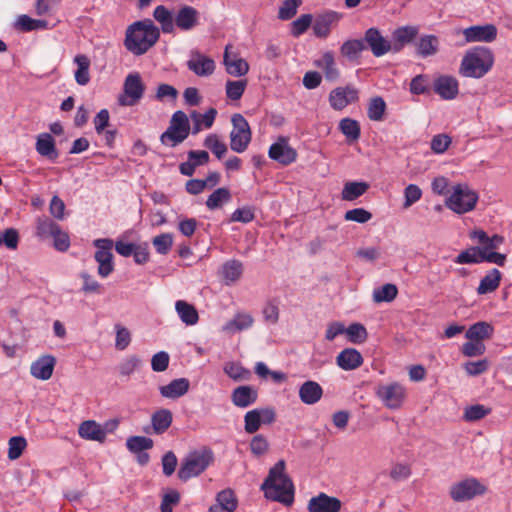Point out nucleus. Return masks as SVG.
Returning <instances> with one entry per match:
<instances>
[{"mask_svg":"<svg viewBox=\"0 0 512 512\" xmlns=\"http://www.w3.org/2000/svg\"><path fill=\"white\" fill-rule=\"evenodd\" d=\"M124 96L119 97V103L123 106H133L143 97L145 85L138 72L126 76L124 85Z\"/></svg>","mask_w":512,"mask_h":512,"instance_id":"obj_11","label":"nucleus"},{"mask_svg":"<svg viewBox=\"0 0 512 512\" xmlns=\"http://www.w3.org/2000/svg\"><path fill=\"white\" fill-rule=\"evenodd\" d=\"M285 467V461L279 460L270 468L260 488L266 499L291 506L294 502L295 488L292 479L285 473Z\"/></svg>","mask_w":512,"mask_h":512,"instance_id":"obj_1","label":"nucleus"},{"mask_svg":"<svg viewBox=\"0 0 512 512\" xmlns=\"http://www.w3.org/2000/svg\"><path fill=\"white\" fill-rule=\"evenodd\" d=\"M253 322L254 319L250 314L237 313L232 319L225 323L222 330L227 333L234 334L250 328Z\"/></svg>","mask_w":512,"mask_h":512,"instance_id":"obj_34","label":"nucleus"},{"mask_svg":"<svg viewBox=\"0 0 512 512\" xmlns=\"http://www.w3.org/2000/svg\"><path fill=\"white\" fill-rule=\"evenodd\" d=\"M502 273L497 269H491L481 280L477 288L479 295L494 292L500 285Z\"/></svg>","mask_w":512,"mask_h":512,"instance_id":"obj_36","label":"nucleus"},{"mask_svg":"<svg viewBox=\"0 0 512 512\" xmlns=\"http://www.w3.org/2000/svg\"><path fill=\"white\" fill-rule=\"evenodd\" d=\"M243 273V264L236 259L228 260L222 265L221 274L226 284L237 281Z\"/></svg>","mask_w":512,"mask_h":512,"instance_id":"obj_41","label":"nucleus"},{"mask_svg":"<svg viewBox=\"0 0 512 512\" xmlns=\"http://www.w3.org/2000/svg\"><path fill=\"white\" fill-rule=\"evenodd\" d=\"M485 491L486 487L476 478L471 477L451 485L449 494L455 502H464L483 495Z\"/></svg>","mask_w":512,"mask_h":512,"instance_id":"obj_9","label":"nucleus"},{"mask_svg":"<svg viewBox=\"0 0 512 512\" xmlns=\"http://www.w3.org/2000/svg\"><path fill=\"white\" fill-rule=\"evenodd\" d=\"M471 239H476L479 242L481 251L490 252L495 251L504 242V237L499 234L489 236L484 230H474L470 233Z\"/></svg>","mask_w":512,"mask_h":512,"instance_id":"obj_28","label":"nucleus"},{"mask_svg":"<svg viewBox=\"0 0 512 512\" xmlns=\"http://www.w3.org/2000/svg\"><path fill=\"white\" fill-rule=\"evenodd\" d=\"M213 453L210 449L194 451L187 455L182 461L178 470V478L181 481H187L192 477L200 475L212 462Z\"/></svg>","mask_w":512,"mask_h":512,"instance_id":"obj_5","label":"nucleus"},{"mask_svg":"<svg viewBox=\"0 0 512 512\" xmlns=\"http://www.w3.org/2000/svg\"><path fill=\"white\" fill-rule=\"evenodd\" d=\"M152 244L157 253L166 255L172 247L173 237L170 233H162L153 238Z\"/></svg>","mask_w":512,"mask_h":512,"instance_id":"obj_57","label":"nucleus"},{"mask_svg":"<svg viewBox=\"0 0 512 512\" xmlns=\"http://www.w3.org/2000/svg\"><path fill=\"white\" fill-rule=\"evenodd\" d=\"M258 392L251 386L242 385L236 387L231 394L232 403L239 408H246L257 401Z\"/></svg>","mask_w":512,"mask_h":512,"instance_id":"obj_23","label":"nucleus"},{"mask_svg":"<svg viewBox=\"0 0 512 512\" xmlns=\"http://www.w3.org/2000/svg\"><path fill=\"white\" fill-rule=\"evenodd\" d=\"M233 129L230 133V147L237 153L244 152L251 141V130L248 121L242 114L232 116Z\"/></svg>","mask_w":512,"mask_h":512,"instance_id":"obj_7","label":"nucleus"},{"mask_svg":"<svg viewBox=\"0 0 512 512\" xmlns=\"http://www.w3.org/2000/svg\"><path fill=\"white\" fill-rule=\"evenodd\" d=\"M93 245L97 248L94 258L98 265V274L102 278L108 277L114 271L113 263V241L109 238H99L93 241Z\"/></svg>","mask_w":512,"mask_h":512,"instance_id":"obj_8","label":"nucleus"},{"mask_svg":"<svg viewBox=\"0 0 512 512\" xmlns=\"http://www.w3.org/2000/svg\"><path fill=\"white\" fill-rule=\"evenodd\" d=\"M301 4V0H285L279 8L278 18L281 20H289L297 13V8Z\"/></svg>","mask_w":512,"mask_h":512,"instance_id":"obj_59","label":"nucleus"},{"mask_svg":"<svg viewBox=\"0 0 512 512\" xmlns=\"http://www.w3.org/2000/svg\"><path fill=\"white\" fill-rule=\"evenodd\" d=\"M247 86V80H238L232 81L228 80L226 82V95L230 100H239Z\"/></svg>","mask_w":512,"mask_h":512,"instance_id":"obj_55","label":"nucleus"},{"mask_svg":"<svg viewBox=\"0 0 512 512\" xmlns=\"http://www.w3.org/2000/svg\"><path fill=\"white\" fill-rule=\"evenodd\" d=\"M313 16L311 14H302L291 23V35L298 38L304 34L312 24Z\"/></svg>","mask_w":512,"mask_h":512,"instance_id":"obj_54","label":"nucleus"},{"mask_svg":"<svg viewBox=\"0 0 512 512\" xmlns=\"http://www.w3.org/2000/svg\"><path fill=\"white\" fill-rule=\"evenodd\" d=\"M386 110V103L380 96L373 97L368 105L367 115L372 121H382Z\"/></svg>","mask_w":512,"mask_h":512,"instance_id":"obj_49","label":"nucleus"},{"mask_svg":"<svg viewBox=\"0 0 512 512\" xmlns=\"http://www.w3.org/2000/svg\"><path fill=\"white\" fill-rule=\"evenodd\" d=\"M317 65L323 69L327 80L334 81L339 77V70L336 67L332 51L325 52Z\"/></svg>","mask_w":512,"mask_h":512,"instance_id":"obj_43","label":"nucleus"},{"mask_svg":"<svg viewBox=\"0 0 512 512\" xmlns=\"http://www.w3.org/2000/svg\"><path fill=\"white\" fill-rule=\"evenodd\" d=\"M175 310L181 321L188 326L195 325L199 320L196 308L185 300L176 301Z\"/></svg>","mask_w":512,"mask_h":512,"instance_id":"obj_37","label":"nucleus"},{"mask_svg":"<svg viewBox=\"0 0 512 512\" xmlns=\"http://www.w3.org/2000/svg\"><path fill=\"white\" fill-rule=\"evenodd\" d=\"M238 501L231 489L220 491L216 496V502L209 508V512H234Z\"/></svg>","mask_w":512,"mask_h":512,"instance_id":"obj_25","label":"nucleus"},{"mask_svg":"<svg viewBox=\"0 0 512 512\" xmlns=\"http://www.w3.org/2000/svg\"><path fill=\"white\" fill-rule=\"evenodd\" d=\"M494 327L485 321H479L471 325L466 331L465 337L472 341L490 339L493 336Z\"/></svg>","mask_w":512,"mask_h":512,"instance_id":"obj_33","label":"nucleus"},{"mask_svg":"<svg viewBox=\"0 0 512 512\" xmlns=\"http://www.w3.org/2000/svg\"><path fill=\"white\" fill-rule=\"evenodd\" d=\"M262 423L260 421L259 412L255 409L248 411L244 416V429L247 433L253 434L257 432Z\"/></svg>","mask_w":512,"mask_h":512,"instance_id":"obj_58","label":"nucleus"},{"mask_svg":"<svg viewBox=\"0 0 512 512\" xmlns=\"http://www.w3.org/2000/svg\"><path fill=\"white\" fill-rule=\"evenodd\" d=\"M160 38V30L151 19L136 21L128 26L125 34V48L133 55L145 54Z\"/></svg>","mask_w":512,"mask_h":512,"instance_id":"obj_2","label":"nucleus"},{"mask_svg":"<svg viewBox=\"0 0 512 512\" xmlns=\"http://www.w3.org/2000/svg\"><path fill=\"white\" fill-rule=\"evenodd\" d=\"M180 502V493L177 490L170 489L162 498L160 505L161 512H172L173 506Z\"/></svg>","mask_w":512,"mask_h":512,"instance_id":"obj_64","label":"nucleus"},{"mask_svg":"<svg viewBox=\"0 0 512 512\" xmlns=\"http://www.w3.org/2000/svg\"><path fill=\"white\" fill-rule=\"evenodd\" d=\"M174 23L181 30H190L198 24V11L194 7L183 6L177 12Z\"/></svg>","mask_w":512,"mask_h":512,"instance_id":"obj_30","label":"nucleus"},{"mask_svg":"<svg viewBox=\"0 0 512 512\" xmlns=\"http://www.w3.org/2000/svg\"><path fill=\"white\" fill-rule=\"evenodd\" d=\"M8 458L10 460L18 459L27 446V441L23 436H13L8 441Z\"/></svg>","mask_w":512,"mask_h":512,"instance_id":"obj_53","label":"nucleus"},{"mask_svg":"<svg viewBox=\"0 0 512 512\" xmlns=\"http://www.w3.org/2000/svg\"><path fill=\"white\" fill-rule=\"evenodd\" d=\"M349 342L354 344L364 343L368 337L365 326L361 323H352L345 328Z\"/></svg>","mask_w":512,"mask_h":512,"instance_id":"obj_50","label":"nucleus"},{"mask_svg":"<svg viewBox=\"0 0 512 512\" xmlns=\"http://www.w3.org/2000/svg\"><path fill=\"white\" fill-rule=\"evenodd\" d=\"M341 506L342 503L337 497L321 492L308 501L307 510L308 512H339Z\"/></svg>","mask_w":512,"mask_h":512,"instance_id":"obj_15","label":"nucleus"},{"mask_svg":"<svg viewBox=\"0 0 512 512\" xmlns=\"http://www.w3.org/2000/svg\"><path fill=\"white\" fill-rule=\"evenodd\" d=\"M422 197V190L416 184H409L404 189V203L403 207L408 208L412 206L414 203L419 201Z\"/></svg>","mask_w":512,"mask_h":512,"instance_id":"obj_61","label":"nucleus"},{"mask_svg":"<svg viewBox=\"0 0 512 512\" xmlns=\"http://www.w3.org/2000/svg\"><path fill=\"white\" fill-rule=\"evenodd\" d=\"M115 330H116L115 347L118 350L126 349L131 342V334H130L129 330L120 324L115 325Z\"/></svg>","mask_w":512,"mask_h":512,"instance_id":"obj_63","label":"nucleus"},{"mask_svg":"<svg viewBox=\"0 0 512 512\" xmlns=\"http://www.w3.org/2000/svg\"><path fill=\"white\" fill-rule=\"evenodd\" d=\"M35 149L37 153L48 160L55 162L59 157L55 140L50 133H41L37 136Z\"/></svg>","mask_w":512,"mask_h":512,"instance_id":"obj_22","label":"nucleus"},{"mask_svg":"<svg viewBox=\"0 0 512 512\" xmlns=\"http://www.w3.org/2000/svg\"><path fill=\"white\" fill-rule=\"evenodd\" d=\"M439 50V39L437 36L429 34L419 38L416 44V52L422 58L435 55Z\"/></svg>","mask_w":512,"mask_h":512,"instance_id":"obj_35","label":"nucleus"},{"mask_svg":"<svg viewBox=\"0 0 512 512\" xmlns=\"http://www.w3.org/2000/svg\"><path fill=\"white\" fill-rule=\"evenodd\" d=\"M187 67L197 76H210L215 70V62L212 58L193 50L191 58L187 61Z\"/></svg>","mask_w":512,"mask_h":512,"instance_id":"obj_17","label":"nucleus"},{"mask_svg":"<svg viewBox=\"0 0 512 512\" xmlns=\"http://www.w3.org/2000/svg\"><path fill=\"white\" fill-rule=\"evenodd\" d=\"M362 40L375 57H381L392 50L391 43L382 36L378 28L367 29Z\"/></svg>","mask_w":512,"mask_h":512,"instance_id":"obj_14","label":"nucleus"},{"mask_svg":"<svg viewBox=\"0 0 512 512\" xmlns=\"http://www.w3.org/2000/svg\"><path fill=\"white\" fill-rule=\"evenodd\" d=\"M224 372L234 381L247 380L251 374L248 369L237 362L227 363L224 367Z\"/></svg>","mask_w":512,"mask_h":512,"instance_id":"obj_52","label":"nucleus"},{"mask_svg":"<svg viewBox=\"0 0 512 512\" xmlns=\"http://www.w3.org/2000/svg\"><path fill=\"white\" fill-rule=\"evenodd\" d=\"M231 200V192L226 187H221L213 191L208 199L206 200V206L210 210H215L223 203H227Z\"/></svg>","mask_w":512,"mask_h":512,"instance_id":"obj_45","label":"nucleus"},{"mask_svg":"<svg viewBox=\"0 0 512 512\" xmlns=\"http://www.w3.org/2000/svg\"><path fill=\"white\" fill-rule=\"evenodd\" d=\"M56 364V359L52 355H44L31 364V375L40 380L51 378Z\"/></svg>","mask_w":512,"mask_h":512,"instance_id":"obj_21","label":"nucleus"},{"mask_svg":"<svg viewBox=\"0 0 512 512\" xmlns=\"http://www.w3.org/2000/svg\"><path fill=\"white\" fill-rule=\"evenodd\" d=\"M203 145L211 150V152L218 158L221 159L227 152V146L224 142L220 141L217 134H209Z\"/></svg>","mask_w":512,"mask_h":512,"instance_id":"obj_51","label":"nucleus"},{"mask_svg":"<svg viewBox=\"0 0 512 512\" xmlns=\"http://www.w3.org/2000/svg\"><path fill=\"white\" fill-rule=\"evenodd\" d=\"M190 387V382L187 378H178L172 380L169 384L159 387V392L162 397L168 399H177L185 395Z\"/></svg>","mask_w":512,"mask_h":512,"instance_id":"obj_27","label":"nucleus"},{"mask_svg":"<svg viewBox=\"0 0 512 512\" xmlns=\"http://www.w3.org/2000/svg\"><path fill=\"white\" fill-rule=\"evenodd\" d=\"M369 187L364 181H348L343 186L341 197L345 201H354L365 194Z\"/></svg>","mask_w":512,"mask_h":512,"instance_id":"obj_39","label":"nucleus"},{"mask_svg":"<svg viewBox=\"0 0 512 512\" xmlns=\"http://www.w3.org/2000/svg\"><path fill=\"white\" fill-rule=\"evenodd\" d=\"M78 434L86 440L104 442L106 431L94 420L83 421L78 428Z\"/></svg>","mask_w":512,"mask_h":512,"instance_id":"obj_29","label":"nucleus"},{"mask_svg":"<svg viewBox=\"0 0 512 512\" xmlns=\"http://www.w3.org/2000/svg\"><path fill=\"white\" fill-rule=\"evenodd\" d=\"M433 89L442 99L452 100L459 93V84L455 77L441 75L434 80Z\"/></svg>","mask_w":512,"mask_h":512,"instance_id":"obj_18","label":"nucleus"},{"mask_svg":"<svg viewBox=\"0 0 512 512\" xmlns=\"http://www.w3.org/2000/svg\"><path fill=\"white\" fill-rule=\"evenodd\" d=\"M466 42H492L497 37V28L493 24L470 26L463 30Z\"/></svg>","mask_w":512,"mask_h":512,"instance_id":"obj_16","label":"nucleus"},{"mask_svg":"<svg viewBox=\"0 0 512 512\" xmlns=\"http://www.w3.org/2000/svg\"><path fill=\"white\" fill-rule=\"evenodd\" d=\"M344 219L346 221H353L363 224L372 219V213L365 210L364 208H354L346 211Z\"/></svg>","mask_w":512,"mask_h":512,"instance_id":"obj_62","label":"nucleus"},{"mask_svg":"<svg viewBox=\"0 0 512 512\" xmlns=\"http://www.w3.org/2000/svg\"><path fill=\"white\" fill-rule=\"evenodd\" d=\"M367 48L362 39L345 41L340 47V53L350 62H359L361 53Z\"/></svg>","mask_w":512,"mask_h":512,"instance_id":"obj_32","label":"nucleus"},{"mask_svg":"<svg viewBox=\"0 0 512 512\" xmlns=\"http://www.w3.org/2000/svg\"><path fill=\"white\" fill-rule=\"evenodd\" d=\"M230 47V45H227L224 51L223 63L226 71L234 77H242L248 73L249 64L245 59L239 58L237 54L232 57L229 52Z\"/></svg>","mask_w":512,"mask_h":512,"instance_id":"obj_20","label":"nucleus"},{"mask_svg":"<svg viewBox=\"0 0 512 512\" xmlns=\"http://www.w3.org/2000/svg\"><path fill=\"white\" fill-rule=\"evenodd\" d=\"M339 130L349 142H353L359 139L361 129L358 121L352 118H344L339 123Z\"/></svg>","mask_w":512,"mask_h":512,"instance_id":"obj_44","label":"nucleus"},{"mask_svg":"<svg viewBox=\"0 0 512 512\" xmlns=\"http://www.w3.org/2000/svg\"><path fill=\"white\" fill-rule=\"evenodd\" d=\"M153 444V440L146 436H131L126 440L127 449L134 454L151 449Z\"/></svg>","mask_w":512,"mask_h":512,"instance_id":"obj_48","label":"nucleus"},{"mask_svg":"<svg viewBox=\"0 0 512 512\" xmlns=\"http://www.w3.org/2000/svg\"><path fill=\"white\" fill-rule=\"evenodd\" d=\"M74 62L77 64L78 68L75 71V81L77 84L81 86H85L90 81L89 67H90V59L83 54L76 55L74 58Z\"/></svg>","mask_w":512,"mask_h":512,"instance_id":"obj_40","label":"nucleus"},{"mask_svg":"<svg viewBox=\"0 0 512 512\" xmlns=\"http://www.w3.org/2000/svg\"><path fill=\"white\" fill-rule=\"evenodd\" d=\"M478 201V195L467 186L460 184L454 186L452 194L446 201V205L452 211L463 214L474 209Z\"/></svg>","mask_w":512,"mask_h":512,"instance_id":"obj_6","label":"nucleus"},{"mask_svg":"<svg viewBox=\"0 0 512 512\" xmlns=\"http://www.w3.org/2000/svg\"><path fill=\"white\" fill-rule=\"evenodd\" d=\"M358 90L351 85L337 87L329 94V104L337 111L344 109L349 104L357 102Z\"/></svg>","mask_w":512,"mask_h":512,"instance_id":"obj_13","label":"nucleus"},{"mask_svg":"<svg viewBox=\"0 0 512 512\" xmlns=\"http://www.w3.org/2000/svg\"><path fill=\"white\" fill-rule=\"evenodd\" d=\"M494 64L492 51L487 47H475L462 58L459 72L462 76L481 78L486 75Z\"/></svg>","mask_w":512,"mask_h":512,"instance_id":"obj_3","label":"nucleus"},{"mask_svg":"<svg viewBox=\"0 0 512 512\" xmlns=\"http://www.w3.org/2000/svg\"><path fill=\"white\" fill-rule=\"evenodd\" d=\"M340 19L341 14L332 10L316 15L313 23L314 35L319 38H326L330 34L331 26L338 23Z\"/></svg>","mask_w":512,"mask_h":512,"instance_id":"obj_19","label":"nucleus"},{"mask_svg":"<svg viewBox=\"0 0 512 512\" xmlns=\"http://www.w3.org/2000/svg\"><path fill=\"white\" fill-rule=\"evenodd\" d=\"M323 395L321 385L315 381L308 380L299 388V397L304 404L313 405L317 403Z\"/></svg>","mask_w":512,"mask_h":512,"instance_id":"obj_31","label":"nucleus"},{"mask_svg":"<svg viewBox=\"0 0 512 512\" xmlns=\"http://www.w3.org/2000/svg\"><path fill=\"white\" fill-rule=\"evenodd\" d=\"M191 125L188 116L182 110L173 113L168 128L160 135L162 145L175 148L189 136Z\"/></svg>","mask_w":512,"mask_h":512,"instance_id":"obj_4","label":"nucleus"},{"mask_svg":"<svg viewBox=\"0 0 512 512\" xmlns=\"http://www.w3.org/2000/svg\"><path fill=\"white\" fill-rule=\"evenodd\" d=\"M376 396L383 405L391 410L399 409L405 398V389L397 382L382 384L376 387Z\"/></svg>","mask_w":512,"mask_h":512,"instance_id":"obj_10","label":"nucleus"},{"mask_svg":"<svg viewBox=\"0 0 512 512\" xmlns=\"http://www.w3.org/2000/svg\"><path fill=\"white\" fill-rule=\"evenodd\" d=\"M19 243V233L15 228H8L0 234V246L4 245L10 250H15Z\"/></svg>","mask_w":512,"mask_h":512,"instance_id":"obj_60","label":"nucleus"},{"mask_svg":"<svg viewBox=\"0 0 512 512\" xmlns=\"http://www.w3.org/2000/svg\"><path fill=\"white\" fill-rule=\"evenodd\" d=\"M398 294L397 286L392 283H387L380 288L373 291V300L376 303L391 302Z\"/></svg>","mask_w":512,"mask_h":512,"instance_id":"obj_47","label":"nucleus"},{"mask_svg":"<svg viewBox=\"0 0 512 512\" xmlns=\"http://www.w3.org/2000/svg\"><path fill=\"white\" fill-rule=\"evenodd\" d=\"M173 421L172 412L169 409H159L152 414L151 423L156 434H162L168 430Z\"/></svg>","mask_w":512,"mask_h":512,"instance_id":"obj_38","label":"nucleus"},{"mask_svg":"<svg viewBox=\"0 0 512 512\" xmlns=\"http://www.w3.org/2000/svg\"><path fill=\"white\" fill-rule=\"evenodd\" d=\"M297 155V151L290 146L289 139L284 136L278 137L277 141L268 150L269 158L283 166H288L295 162Z\"/></svg>","mask_w":512,"mask_h":512,"instance_id":"obj_12","label":"nucleus"},{"mask_svg":"<svg viewBox=\"0 0 512 512\" xmlns=\"http://www.w3.org/2000/svg\"><path fill=\"white\" fill-rule=\"evenodd\" d=\"M336 363L341 369L350 371L362 365L363 357L356 349L346 348L338 354Z\"/></svg>","mask_w":512,"mask_h":512,"instance_id":"obj_26","label":"nucleus"},{"mask_svg":"<svg viewBox=\"0 0 512 512\" xmlns=\"http://www.w3.org/2000/svg\"><path fill=\"white\" fill-rule=\"evenodd\" d=\"M491 412L490 408L484 405L476 404L466 407L464 412V419L468 422H475L483 419L486 415Z\"/></svg>","mask_w":512,"mask_h":512,"instance_id":"obj_56","label":"nucleus"},{"mask_svg":"<svg viewBox=\"0 0 512 512\" xmlns=\"http://www.w3.org/2000/svg\"><path fill=\"white\" fill-rule=\"evenodd\" d=\"M418 34L415 26H403L397 28L392 34V51L400 52L406 44L411 43Z\"/></svg>","mask_w":512,"mask_h":512,"instance_id":"obj_24","label":"nucleus"},{"mask_svg":"<svg viewBox=\"0 0 512 512\" xmlns=\"http://www.w3.org/2000/svg\"><path fill=\"white\" fill-rule=\"evenodd\" d=\"M153 17L161 24L163 33H172L175 23L172 13L163 5H159L154 9Z\"/></svg>","mask_w":512,"mask_h":512,"instance_id":"obj_42","label":"nucleus"},{"mask_svg":"<svg viewBox=\"0 0 512 512\" xmlns=\"http://www.w3.org/2000/svg\"><path fill=\"white\" fill-rule=\"evenodd\" d=\"M483 254L479 246H472L459 253L454 262L456 264H479L482 263L480 256Z\"/></svg>","mask_w":512,"mask_h":512,"instance_id":"obj_46","label":"nucleus"}]
</instances>
